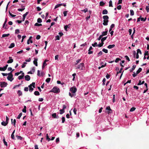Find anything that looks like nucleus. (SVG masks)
I'll use <instances>...</instances> for the list:
<instances>
[{"label": "nucleus", "mask_w": 149, "mask_h": 149, "mask_svg": "<svg viewBox=\"0 0 149 149\" xmlns=\"http://www.w3.org/2000/svg\"><path fill=\"white\" fill-rule=\"evenodd\" d=\"M106 110H108L109 111H107L108 114L111 113L113 112L112 110L111 109L109 106L107 107L106 108Z\"/></svg>", "instance_id": "nucleus-6"}, {"label": "nucleus", "mask_w": 149, "mask_h": 149, "mask_svg": "<svg viewBox=\"0 0 149 149\" xmlns=\"http://www.w3.org/2000/svg\"><path fill=\"white\" fill-rule=\"evenodd\" d=\"M77 111V110L76 109L74 108L73 109V112H74V114L75 115H76L77 114V113H76Z\"/></svg>", "instance_id": "nucleus-62"}, {"label": "nucleus", "mask_w": 149, "mask_h": 149, "mask_svg": "<svg viewBox=\"0 0 149 149\" xmlns=\"http://www.w3.org/2000/svg\"><path fill=\"white\" fill-rule=\"evenodd\" d=\"M140 18H141V21H145L146 19V17H145L144 18L143 17H141V16L140 17Z\"/></svg>", "instance_id": "nucleus-31"}, {"label": "nucleus", "mask_w": 149, "mask_h": 149, "mask_svg": "<svg viewBox=\"0 0 149 149\" xmlns=\"http://www.w3.org/2000/svg\"><path fill=\"white\" fill-rule=\"evenodd\" d=\"M13 76H8L7 77V79L10 81H12L14 79L13 78Z\"/></svg>", "instance_id": "nucleus-8"}, {"label": "nucleus", "mask_w": 149, "mask_h": 149, "mask_svg": "<svg viewBox=\"0 0 149 149\" xmlns=\"http://www.w3.org/2000/svg\"><path fill=\"white\" fill-rule=\"evenodd\" d=\"M92 46L93 47H95V46H97V43L96 42H95L94 44H92Z\"/></svg>", "instance_id": "nucleus-38"}, {"label": "nucleus", "mask_w": 149, "mask_h": 149, "mask_svg": "<svg viewBox=\"0 0 149 149\" xmlns=\"http://www.w3.org/2000/svg\"><path fill=\"white\" fill-rule=\"evenodd\" d=\"M136 109V108L134 107H132V108H131L130 109V111L131 112H132L134 111Z\"/></svg>", "instance_id": "nucleus-36"}, {"label": "nucleus", "mask_w": 149, "mask_h": 149, "mask_svg": "<svg viewBox=\"0 0 149 149\" xmlns=\"http://www.w3.org/2000/svg\"><path fill=\"white\" fill-rule=\"evenodd\" d=\"M136 65H133L132 66V69H131L130 71V72H132L135 69L136 67Z\"/></svg>", "instance_id": "nucleus-22"}, {"label": "nucleus", "mask_w": 149, "mask_h": 149, "mask_svg": "<svg viewBox=\"0 0 149 149\" xmlns=\"http://www.w3.org/2000/svg\"><path fill=\"white\" fill-rule=\"evenodd\" d=\"M107 37H105L102 38L101 39V42H104V41L107 39Z\"/></svg>", "instance_id": "nucleus-28"}, {"label": "nucleus", "mask_w": 149, "mask_h": 149, "mask_svg": "<svg viewBox=\"0 0 149 149\" xmlns=\"http://www.w3.org/2000/svg\"><path fill=\"white\" fill-rule=\"evenodd\" d=\"M70 91L72 93L74 94L77 91V89L75 86L71 87L70 89Z\"/></svg>", "instance_id": "nucleus-5"}, {"label": "nucleus", "mask_w": 149, "mask_h": 149, "mask_svg": "<svg viewBox=\"0 0 149 149\" xmlns=\"http://www.w3.org/2000/svg\"><path fill=\"white\" fill-rule=\"evenodd\" d=\"M103 18L104 19V22L103 23V24L104 26L107 25L109 22V17L107 15H104L103 17Z\"/></svg>", "instance_id": "nucleus-1"}, {"label": "nucleus", "mask_w": 149, "mask_h": 149, "mask_svg": "<svg viewBox=\"0 0 149 149\" xmlns=\"http://www.w3.org/2000/svg\"><path fill=\"white\" fill-rule=\"evenodd\" d=\"M34 94L36 95H39L40 93L38 91H36L34 92Z\"/></svg>", "instance_id": "nucleus-24"}, {"label": "nucleus", "mask_w": 149, "mask_h": 149, "mask_svg": "<svg viewBox=\"0 0 149 149\" xmlns=\"http://www.w3.org/2000/svg\"><path fill=\"white\" fill-rule=\"evenodd\" d=\"M52 116L53 118H56V113H53L52 114Z\"/></svg>", "instance_id": "nucleus-42"}, {"label": "nucleus", "mask_w": 149, "mask_h": 149, "mask_svg": "<svg viewBox=\"0 0 149 149\" xmlns=\"http://www.w3.org/2000/svg\"><path fill=\"white\" fill-rule=\"evenodd\" d=\"M102 52L101 51H100L98 54V56H101L102 54Z\"/></svg>", "instance_id": "nucleus-54"}, {"label": "nucleus", "mask_w": 149, "mask_h": 149, "mask_svg": "<svg viewBox=\"0 0 149 149\" xmlns=\"http://www.w3.org/2000/svg\"><path fill=\"white\" fill-rule=\"evenodd\" d=\"M10 35V34H3L2 36V37L4 38L6 37H8Z\"/></svg>", "instance_id": "nucleus-26"}, {"label": "nucleus", "mask_w": 149, "mask_h": 149, "mask_svg": "<svg viewBox=\"0 0 149 149\" xmlns=\"http://www.w3.org/2000/svg\"><path fill=\"white\" fill-rule=\"evenodd\" d=\"M8 124V123H7V122L4 121L2 122L1 123V125L4 126H6Z\"/></svg>", "instance_id": "nucleus-15"}, {"label": "nucleus", "mask_w": 149, "mask_h": 149, "mask_svg": "<svg viewBox=\"0 0 149 149\" xmlns=\"http://www.w3.org/2000/svg\"><path fill=\"white\" fill-rule=\"evenodd\" d=\"M29 87V91L30 92H31L33 91V88L32 87V86H30V85H29L28 86Z\"/></svg>", "instance_id": "nucleus-23"}, {"label": "nucleus", "mask_w": 149, "mask_h": 149, "mask_svg": "<svg viewBox=\"0 0 149 149\" xmlns=\"http://www.w3.org/2000/svg\"><path fill=\"white\" fill-rule=\"evenodd\" d=\"M104 42H101V43H100L99 44H98V45H97V46H98V47H102L103 45L104 44Z\"/></svg>", "instance_id": "nucleus-25"}, {"label": "nucleus", "mask_w": 149, "mask_h": 149, "mask_svg": "<svg viewBox=\"0 0 149 149\" xmlns=\"http://www.w3.org/2000/svg\"><path fill=\"white\" fill-rule=\"evenodd\" d=\"M38 59L34 58V60L33 61V63L36 66H38Z\"/></svg>", "instance_id": "nucleus-9"}, {"label": "nucleus", "mask_w": 149, "mask_h": 149, "mask_svg": "<svg viewBox=\"0 0 149 149\" xmlns=\"http://www.w3.org/2000/svg\"><path fill=\"white\" fill-rule=\"evenodd\" d=\"M125 58L128 61H130V59L129 57L127 56H125Z\"/></svg>", "instance_id": "nucleus-53"}, {"label": "nucleus", "mask_w": 149, "mask_h": 149, "mask_svg": "<svg viewBox=\"0 0 149 149\" xmlns=\"http://www.w3.org/2000/svg\"><path fill=\"white\" fill-rule=\"evenodd\" d=\"M9 59L8 61H7V63H11L13 62V59L12 58V57H9Z\"/></svg>", "instance_id": "nucleus-7"}, {"label": "nucleus", "mask_w": 149, "mask_h": 149, "mask_svg": "<svg viewBox=\"0 0 149 149\" xmlns=\"http://www.w3.org/2000/svg\"><path fill=\"white\" fill-rule=\"evenodd\" d=\"M130 15H134V11L133 10H130Z\"/></svg>", "instance_id": "nucleus-37"}, {"label": "nucleus", "mask_w": 149, "mask_h": 149, "mask_svg": "<svg viewBox=\"0 0 149 149\" xmlns=\"http://www.w3.org/2000/svg\"><path fill=\"white\" fill-rule=\"evenodd\" d=\"M108 12L107 10L106 9L102 11V14H107L108 13Z\"/></svg>", "instance_id": "nucleus-16"}, {"label": "nucleus", "mask_w": 149, "mask_h": 149, "mask_svg": "<svg viewBox=\"0 0 149 149\" xmlns=\"http://www.w3.org/2000/svg\"><path fill=\"white\" fill-rule=\"evenodd\" d=\"M109 6L110 7H113L112 4V1L111 0H110L109 1Z\"/></svg>", "instance_id": "nucleus-51"}, {"label": "nucleus", "mask_w": 149, "mask_h": 149, "mask_svg": "<svg viewBox=\"0 0 149 149\" xmlns=\"http://www.w3.org/2000/svg\"><path fill=\"white\" fill-rule=\"evenodd\" d=\"M15 44L14 43H11L10 46L8 48H11L15 46Z\"/></svg>", "instance_id": "nucleus-14"}, {"label": "nucleus", "mask_w": 149, "mask_h": 149, "mask_svg": "<svg viewBox=\"0 0 149 149\" xmlns=\"http://www.w3.org/2000/svg\"><path fill=\"white\" fill-rule=\"evenodd\" d=\"M3 142L4 143V145H6V146H8V144H7V142L5 141V138H4L3 139Z\"/></svg>", "instance_id": "nucleus-39"}, {"label": "nucleus", "mask_w": 149, "mask_h": 149, "mask_svg": "<svg viewBox=\"0 0 149 149\" xmlns=\"http://www.w3.org/2000/svg\"><path fill=\"white\" fill-rule=\"evenodd\" d=\"M25 80L27 81H29L30 79V77L29 75H26L25 76Z\"/></svg>", "instance_id": "nucleus-11"}, {"label": "nucleus", "mask_w": 149, "mask_h": 149, "mask_svg": "<svg viewBox=\"0 0 149 149\" xmlns=\"http://www.w3.org/2000/svg\"><path fill=\"white\" fill-rule=\"evenodd\" d=\"M34 26H42L41 24H38V23H36L35 24Z\"/></svg>", "instance_id": "nucleus-30"}, {"label": "nucleus", "mask_w": 149, "mask_h": 149, "mask_svg": "<svg viewBox=\"0 0 149 149\" xmlns=\"http://www.w3.org/2000/svg\"><path fill=\"white\" fill-rule=\"evenodd\" d=\"M62 6V3H60L59 4H58L56 5L54 9H56V8H58V7L61 6Z\"/></svg>", "instance_id": "nucleus-19"}, {"label": "nucleus", "mask_w": 149, "mask_h": 149, "mask_svg": "<svg viewBox=\"0 0 149 149\" xmlns=\"http://www.w3.org/2000/svg\"><path fill=\"white\" fill-rule=\"evenodd\" d=\"M102 51L106 53H107L108 52V51L107 49H103L102 50Z\"/></svg>", "instance_id": "nucleus-40"}, {"label": "nucleus", "mask_w": 149, "mask_h": 149, "mask_svg": "<svg viewBox=\"0 0 149 149\" xmlns=\"http://www.w3.org/2000/svg\"><path fill=\"white\" fill-rule=\"evenodd\" d=\"M14 70V69H13L12 70V71L10 72V73L8 74V76H13V75L12 74V72Z\"/></svg>", "instance_id": "nucleus-32"}, {"label": "nucleus", "mask_w": 149, "mask_h": 149, "mask_svg": "<svg viewBox=\"0 0 149 149\" xmlns=\"http://www.w3.org/2000/svg\"><path fill=\"white\" fill-rule=\"evenodd\" d=\"M145 56L149 55L148 52V51H146L144 54Z\"/></svg>", "instance_id": "nucleus-55"}, {"label": "nucleus", "mask_w": 149, "mask_h": 149, "mask_svg": "<svg viewBox=\"0 0 149 149\" xmlns=\"http://www.w3.org/2000/svg\"><path fill=\"white\" fill-rule=\"evenodd\" d=\"M107 33H108V31H107V30L106 31L103 32L102 33V34H101V35H102L103 36H104L106 35L107 34Z\"/></svg>", "instance_id": "nucleus-17"}, {"label": "nucleus", "mask_w": 149, "mask_h": 149, "mask_svg": "<svg viewBox=\"0 0 149 149\" xmlns=\"http://www.w3.org/2000/svg\"><path fill=\"white\" fill-rule=\"evenodd\" d=\"M81 61V59H78V60H77L76 62H77V63L75 64V65H77V64L78 63H79Z\"/></svg>", "instance_id": "nucleus-48"}, {"label": "nucleus", "mask_w": 149, "mask_h": 149, "mask_svg": "<svg viewBox=\"0 0 149 149\" xmlns=\"http://www.w3.org/2000/svg\"><path fill=\"white\" fill-rule=\"evenodd\" d=\"M17 93L19 96L22 95V93L20 90H19L18 91Z\"/></svg>", "instance_id": "nucleus-21"}, {"label": "nucleus", "mask_w": 149, "mask_h": 149, "mask_svg": "<svg viewBox=\"0 0 149 149\" xmlns=\"http://www.w3.org/2000/svg\"><path fill=\"white\" fill-rule=\"evenodd\" d=\"M22 113H20L19 114V115L17 117V118L18 119H19L20 117H21L22 115Z\"/></svg>", "instance_id": "nucleus-58"}, {"label": "nucleus", "mask_w": 149, "mask_h": 149, "mask_svg": "<svg viewBox=\"0 0 149 149\" xmlns=\"http://www.w3.org/2000/svg\"><path fill=\"white\" fill-rule=\"evenodd\" d=\"M59 111H60V113L61 114H63L65 112L64 110L63 109H60Z\"/></svg>", "instance_id": "nucleus-27"}, {"label": "nucleus", "mask_w": 149, "mask_h": 149, "mask_svg": "<svg viewBox=\"0 0 149 149\" xmlns=\"http://www.w3.org/2000/svg\"><path fill=\"white\" fill-rule=\"evenodd\" d=\"M8 85V84L7 82L3 81L0 82V86L1 88H4L6 87Z\"/></svg>", "instance_id": "nucleus-4"}, {"label": "nucleus", "mask_w": 149, "mask_h": 149, "mask_svg": "<svg viewBox=\"0 0 149 149\" xmlns=\"http://www.w3.org/2000/svg\"><path fill=\"white\" fill-rule=\"evenodd\" d=\"M9 14L11 16L13 17H14L16 16L15 15L12 14L10 12V11H9Z\"/></svg>", "instance_id": "nucleus-45"}, {"label": "nucleus", "mask_w": 149, "mask_h": 149, "mask_svg": "<svg viewBox=\"0 0 149 149\" xmlns=\"http://www.w3.org/2000/svg\"><path fill=\"white\" fill-rule=\"evenodd\" d=\"M16 137L17 138V139L18 140H22V139H23L22 137L18 135H16Z\"/></svg>", "instance_id": "nucleus-20"}, {"label": "nucleus", "mask_w": 149, "mask_h": 149, "mask_svg": "<svg viewBox=\"0 0 149 149\" xmlns=\"http://www.w3.org/2000/svg\"><path fill=\"white\" fill-rule=\"evenodd\" d=\"M142 69L141 68H139V69L136 72V74H139L142 71Z\"/></svg>", "instance_id": "nucleus-18"}, {"label": "nucleus", "mask_w": 149, "mask_h": 149, "mask_svg": "<svg viewBox=\"0 0 149 149\" xmlns=\"http://www.w3.org/2000/svg\"><path fill=\"white\" fill-rule=\"evenodd\" d=\"M28 12H26L25 14H24L23 15L22 21H24L26 17L28 14Z\"/></svg>", "instance_id": "nucleus-10"}, {"label": "nucleus", "mask_w": 149, "mask_h": 149, "mask_svg": "<svg viewBox=\"0 0 149 149\" xmlns=\"http://www.w3.org/2000/svg\"><path fill=\"white\" fill-rule=\"evenodd\" d=\"M144 81H143L142 82L141 80H139V83L137 84L138 86L140 85H141L143 84L144 83Z\"/></svg>", "instance_id": "nucleus-12"}, {"label": "nucleus", "mask_w": 149, "mask_h": 149, "mask_svg": "<svg viewBox=\"0 0 149 149\" xmlns=\"http://www.w3.org/2000/svg\"><path fill=\"white\" fill-rule=\"evenodd\" d=\"M100 6H103L105 4L104 3L103 1H101L100 2Z\"/></svg>", "instance_id": "nucleus-46"}, {"label": "nucleus", "mask_w": 149, "mask_h": 149, "mask_svg": "<svg viewBox=\"0 0 149 149\" xmlns=\"http://www.w3.org/2000/svg\"><path fill=\"white\" fill-rule=\"evenodd\" d=\"M121 60V59L119 58H117L115 61V62L117 63L119 61Z\"/></svg>", "instance_id": "nucleus-52"}, {"label": "nucleus", "mask_w": 149, "mask_h": 149, "mask_svg": "<svg viewBox=\"0 0 149 149\" xmlns=\"http://www.w3.org/2000/svg\"><path fill=\"white\" fill-rule=\"evenodd\" d=\"M117 8L118 10H120L121 9V6L120 5H119L117 6Z\"/></svg>", "instance_id": "nucleus-60"}, {"label": "nucleus", "mask_w": 149, "mask_h": 149, "mask_svg": "<svg viewBox=\"0 0 149 149\" xmlns=\"http://www.w3.org/2000/svg\"><path fill=\"white\" fill-rule=\"evenodd\" d=\"M24 77V75H20L18 77V79H19L20 80L23 78Z\"/></svg>", "instance_id": "nucleus-47"}, {"label": "nucleus", "mask_w": 149, "mask_h": 149, "mask_svg": "<svg viewBox=\"0 0 149 149\" xmlns=\"http://www.w3.org/2000/svg\"><path fill=\"white\" fill-rule=\"evenodd\" d=\"M123 69V68H121L120 69V70H119V72H117L116 73V76H117L118 74L119 73H121L122 72V70Z\"/></svg>", "instance_id": "nucleus-29"}, {"label": "nucleus", "mask_w": 149, "mask_h": 149, "mask_svg": "<svg viewBox=\"0 0 149 149\" xmlns=\"http://www.w3.org/2000/svg\"><path fill=\"white\" fill-rule=\"evenodd\" d=\"M51 92H52L56 93H58L60 92V89L56 86H54L50 91Z\"/></svg>", "instance_id": "nucleus-3"}, {"label": "nucleus", "mask_w": 149, "mask_h": 149, "mask_svg": "<svg viewBox=\"0 0 149 149\" xmlns=\"http://www.w3.org/2000/svg\"><path fill=\"white\" fill-rule=\"evenodd\" d=\"M42 22V19L40 18H38V19H37L38 22L40 23L41 22Z\"/></svg>", "instance_id": "nucleus-41"}, {"label": "nucleus", "mask_w": 149, "mask_h": 149, "mask_svg": "<svg viewBox=\"0 0 149 149\" xmlns=\"http://www.w3.org/2000/svg\"><path fill=\"white\" fill-rule=\"evenodd\" d=\"M25 8L24 7V8H18L17 9V10L19 11H22L25 9Z\"/></svg>", "instance_id": "nucleus-35"}, {"label": "nucleus", "mask_w": 149, "mask_h": 149, "mask_svg": "<svg viewBox=\"0 0 149 149\" xmlns=\"http://www.w3.org/2000/svg\"><path fill=\"white\" fill-rule=\"evenodd\" d=\"M62 123H63L65 121V118L64 117H62Z\"/></svg>", "instance_id": "nucleus-59"}, {"label": "nucleus", "mask_w": 149, "mask_h": 149, "mask_svg": "<svg viewBox=\"0 0 149 149\" xmlns=\"http://www.w3.org/2000/svg\"><path fill=\"white\" fill-rule=\"evenodd\" d=\"M19 33V31L18 29H16L15 31V33L18 34Z\"/></svg>", "instance_id": "nucleus-56"}, {"label": "nucleus", "mask_w": 149, "mask_h": 149, "mask_svg": "<svg viewBox=\"0 0 149 149\" xmlns=\"http://www.w3.org/2000/svg\"><path fill=\"white\" fill-rule=\"evenodd\" d=\"M76 69H78L83 70H84L85 69L84 64L83 63H80L79 65L76 66Z\"/></svg>", "instance_id": "nucleus-2"}, {"label": "nucleus", "mask_w": 149, "mask_h": 149, "mask_svg": "<svg viewBox=\"0 0 149 149\" xmlns=\"http://www.w3.org/2000/svg\"><path fill=\"white\" fill-rule=\"evenodd\" d=\"M137 53H138V54H139V53H140V54H141V52L139 49H137Z\"/></svg>", "instance_id": "nucleus-44"}, {"label": "nucleus", "mask_w": 149, "mask_h": 149, "mask_svg": "<svg viewBox=\"0 0 149 149\" xmlns=\"http://www.w3.org/2000/svg\"><path fill=\"white\" fill-rule=\"evenodd\" d=\"M55 38H56V40H59V39H60V36L58 35L56 36L55 37Z\"/></svg>", "instance_id": "nucleus-57"}, {"label": "nucleus", "mask_w": 149, "mask_h": 149, "mask_svg": "<svg viewBox=\"0 0 149 149\" xmlns=\"http://www.w3.org/2000/svg\"><path fill=\"white\" fill-rule=\"evenodd\" d=\"M46 139L48 141L51 140V139L49 137L48 134H46Z\"/></svg>", "instance_id": "nucleus-34"}, {"label": "nucleus", "mask_w": 149, "mask_h": 149, "mask_svg": "<svg viewBox=\"0 0 149 149\" xmlns=\"http://www.w3.org/2000/svg\"><path fill=\"white\" fill-rule=\"evenodd\" d=\"M69 95L71 97H72L73 96H74L75 95V94H74L73 93V94H71V93L70 92L69 93Z\"/></svg>", "instance_id": "nucleus-50"}, {"label": "nucleus", "mask_w": 149, "mask_h": 149, "mask_svg": "<svg viewBox=\"0 0 149 149\" xmlns=\"http://www.w3.org/2000/svg\"><path fill=\"white\" fill-rule=\"evenodd\" d=\"M115 46V45L114 44L112 45H109L108 46L107 48L109 49H111L113 48Z\"/></svg>", "instance_id": "nucleus-13"}, {"label": "nucleus", "mask_w": 149, "mask_h": 149, "mask_svg": "<svg viewBox=\"0 0 149 149\" xmlns=\"http://www.w3.org/2000/svg\"><path fill=\"white\" fill-rule=\"evenodd\" d=\"M40 35H37V36H36V39H37V40H39V39L40 38Z\"/></svg>", "instance_id": "nucleus-64"}, {"label": "nucleus", "mask_w": 149, "mask_h": 149, "mask_svg": "<svg viewBox=\"0 0 149 149\" xmlns=\"http://www.w3.org/2000/svg\"><path fill=\"white\" fill-rule=\"evenodd\" d=\"M68 11H65L63 12V14L64 16H66L67 15V13Z\"/></svg>", "instance_id": "nucleus-61"}, {"label": "nucleus", "mask_w": 149, "mask_h": 149, "mask_svg": "<svg viewBox=\"0 0 149 149\" xmlns=\"http://www.w3.org/2000/svg\"><path fill=\"white\" fill-rule=\"evenodd\" d=\"M35 82H33L30 85V86H33V87L34 88H35Z\"/></svg>", "instance_id": "nucleus-33"}, {"label": "nucleus", "mask_w": 149, "mask_h": 149, "mask_svg": "<svg viewBox=\"0 0 149 149\" xmlns=\"http://www.w3.org/2000/svg\"><path fill=\"white\" fill-rule=\"evenodd\" d=\"M51 80L50 78H47L46 80V81L47 83H49Z\"/></svg>", "instance_id": "nucleus-49"}, {"label": "nucleus", "mask_w": 149, "mask_h": 149, "mask_svg": "<svg viewBox=\"0 0 149 149\" xmlns=\"http://www.w3.org/2000/svg\"><path fill=\"white\" fill-rule=\"evenodd\" d=\"M6 70V69L4 67H3V68L0 67V71H4Z\"/></svg>", "instance_id": "nucleus-43"}, {"label": "nucleus", "mask_w": 149, "mask_h": 149, "mask_svg": "<svg viewBox=\"0 0 149 149\" xmlns=\"http://www.w3.org/2000/svg\"><path fill=\"white\" fill-rule=\"evenodd\" d=\"M81 11L84 13H86V12L88 11V9L87 8H86L84 10H81Z\"/></svg>", "instance_id": "nucleus-63"}]
</instances>
